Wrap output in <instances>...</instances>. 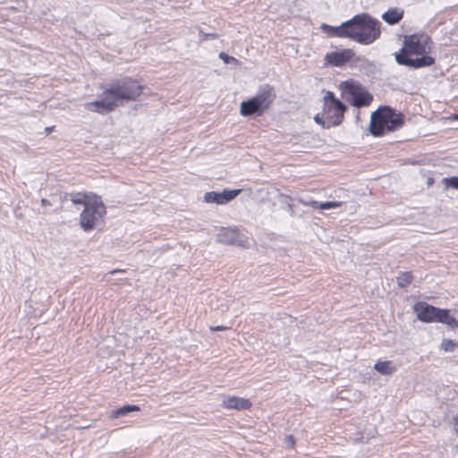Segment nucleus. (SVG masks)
Here are the masks:
<instances>
[{
  "instance_id": "nucleus-1",
  "label": "nucleus",
  "mask_w": 458,
  "mask_h": 458,
  "mask_svg": "<svg viewBox=\"0 0 458 458\" xmlns=\"http://www.w3.org/2000/svg\"><path fill=\"white\" fill-rule=\"evenodd\" d=\"M101 89L102 98L87 103L85 107L88 111L105 114L126 102L137 100L142 95L144 86L132 77H124Z\"/></svg>"
},
{
  "instance_id": "nucleus-2",
  "label": "nucleus",
  "mask_w": 458,
  "mask_h": 458,
  "mask_svg": "<svg viewBox=\"0 0 458 458\" xmlns=\"http://www.w3.org/2000/svg\"><path fill=\"white\" fill-rule=\"evenodd\" d=\"M320 30L328 38H350L362 45H369L379 38L381 23L367 13H360L339 26L322 23Z\"/></svg>"
},
{
  "instance_id": "nucleus-3",
  "label": "nucleus",
  "mask_w": 458,
  "mask_h": 458,
  "mask_svg": "<svg viewBox=\"0 0 458 458\" xmlns=\"http://www.w3.org/2000/svg\"><path fill=\"white\" fill-rule=\"evenodd\" d=\"M432 47V38L424 32L406 35L394 58L398 64L412 69L429 67L435 64V58L430 55Z\"/></svg>"
},
{
  "instance_id": "nucleus-4",
  "label": "nucleus",
  "mask_w": 458,
  "mask_h": 458,
  "mask_svg": "<svg viewBox=\"0 0 458 458\" xmlns=\"http://www.w3.org/2000/svg\"><path fill=\"white\" fill-rule=\"evenodd\" d=\"M404 124V115L396 113L389 106H380L371 114L369 131L374 137L385 134L402 128Z\"/></svg>"
},
{
  "instance_id": "nucleus-5",
  "label": "nucleus",
  "mask_w": 458,
  "mask_h": 458,
  "mask_svg": "<svg viewBox=\"0 0 458 458\" xmlns=\"http://www.w3.org/2000/svg\"><path fill=\"white\" fill-rule=\"evenodd\" d=\"M346 110L347 106L332 91H327L323 98L322 111L314 120L324 128L335 127L343 123Z\"/></svg>"
},
{
  "instance_id": "nucleus-6",
  "label": "nucleus",
  "mask_w": 458,
  "mask_h": 458,
  "mask_svg": "<svg viewBox=\"0 0 458 458\" xmlns=\"http://www.w3.org/2000/svg\"><path fill=\"white\" fill-rule=\"evenodd\" d=\"M276 98L275 88L269 84H266L259 89L257 94L241 103L240 114L244 116L262 115L267 111Z\"/></svg>"
},
{
  "instance_id": "nucleus-7",
  "label": "nucleus",
  "mask_w": 458,
  "mask_h": 458,
  "mask_svg": "<svg viewBox=\"0 0 458 458\" xmlns=\"http://www.w3.org/2000/svg\"><path fill=\"white\" fill-rule=\"evenodd\" d=\"M413 310L417 318L425 323H443L452 329L458 327V321L450 316L449 310L436 308L427 302L420 301L414 304Z\"/></svg>"
},
{
  "instance_id": "nucleus-8",
  "label": "nucleus",
  "mask_w": 458,
  "mask_h": 458,
  "mask_svg": "<svg viewBox=\"0 0 458 458\" xmlns=\"http://www.w3.org/2000/svg\"><path fill=\"white\" fill-rule=\"evenodd\" d=\"M338 89L342 98L346 100L351 98V104L355 107L369 106L373 101V96L360 81L353 79L342 81Z\"/></svg>"
},
{
  "instance_id": "nucleus-9",
  "label": "nucleus",
  "mask_w": 458,
  "mask_h": 458,
  "mask_svg": "<svg viewBox=\"0 0 458 458\" xmlns=\"http://www.w3.org/2000/svg\"><path fill=\"white\" fill-rule=\"evenodd\" d=\"M106 215V206L100 197L89 202L80 215V225L85 232L95 229L103 223Z\"/></svg>"
},
{
  "instance_id": "nucleus-10",
  "label": "nucleus",
  "mask_w": 458,
  "mask_h": 458,
  "mask_svg": "<svg viewBox=\"0 0 458 458\" xmlns=\"http://www.w3.org/2000/svg\"><path fill=\"white\" fill-rule=\"evenodd\" d=\"M355 52L352 48H338L324 56V67H343L352 62Z\"/></svg>"
},
{
  "instance_id": "nucleus-11",
  "label": "nucleus",
  "mask_w": 458,
  "mask_h": 458,
  "mask_svg": "<svg viewBox=\"0 0 458 458\" xmlns=\"http://www.w3.org/2000/svg\"><path fill=\"white\" fill-rule=\"evenodd\" d=\"M217 242L225 245L245 246L246 239L237 228L224 227L217 234Z\"/></svg>"
},
{
  "instance_id": "nucleus-12",
  "label": "nucleus",
  "mask_w": 458,
  "mask_h": 458,
  "mask_svg": "<svg viewBox=\"0 0 458 458\" xmlns=\"http://www.w3.org/2000/svg\"><path fill=\"white\" fill-rule=\"evenodd\" d=\"M242 190H225L223 192L208 191L204 195V200L207 203H216L218 205L225 204L236 198Z\"/></svg>"
},
{
  "instance_id": "nucleus-13",
  "label": "nucleus",
  "mask_w": 458,
  "mask_h": 458,
  "mask_svg": "<svg viewBox=\"0 0 458 458\" xmlns=\"http://www.w3.org/2000/svg\"><path fill=\"white\" fill-rule=\"evenodd\" d=\"M223 407L225 409L243 411L251 407V402L247 398L239 396H225L222 402Z\"/></svg>"
},
{
  "instance_id": "nucleus-14",
  "label": "nucleus",
  "mask_w": 458,
  "mask_h": 458,
  "mask_svg": "<svg viewBox=\"0 0 458 458\" xmlns=\"http://www.w3.org/2000/svg\"><path fill=\"white\" fill-rule=\"evenodd\" d=\"M69 199L74 204V205H83L84 208L89 205V202H92V200L96 199L98 195H97L94 192L91 191H77V192H72L68 194Z\"/></svg>"
},
{
  "instance_id": "nucleus-15",
  "label": "nucleus",
  "mask_w": 458,
  "mask_h": 458,
  "mask_svg": "<svg viewBox=\"0 0 458 458\" xmlns=\"http://www.w3.org/2000/svg\"><path fill=\"white\" fill-rule=\"evenodd\" d=\"M404 15V11L399 8H390L383 15L382 19L389 25L398 23Z\"/></svg>"
},
{
  "instance_id": "nucleus-16",
  "label": "nucleus",
  "mask_w": 458,
  "mask_h": 458,
  "mask_svg": "<svg viewBox=\"0 0 458 458\" xmlns=\"http://www.w3.org/2000/svg\"><path fill=\"white\" fill-rule=\"evenodd\" d=\"M299 203H301L304 206H310L316 209H329V208H339L344 205L343 201H327V202L319 203L316 200L305 201L301 199H299Z\"/></svg>"
},
{
  "instance_id": "nucleus-17",
  "label": "nucleus",
  "mask_w": 458,
  "mask_h": 458,
  "mask_svg": "<svg viewBox=\"0 0 458 458\" xmlns=\"http://www.w3.org/2000/svg\"><path fill=\"white\" fill-rule=\"evenodd\" d=\"M374 369L381 375L388 376L396 370V367L391 360H378L374 365Z\"/></svg>"
},
{
  "instance_id": "nucleus-18",
  "label": "nucleus",
  "mask_w": 458,
  "mask_h": 458,
  "mask_svg": "<svg viewBox=\"0 0 458 458\" xmlns=\"http://www.w3.org/2000/svg\"><path fill=\"white\" fill-rule=\"evenodd\" d=\"M140 409L137 405H124L119 409L113 411L110 414V418L115 419L121 416H124L132 411H139Z\"/></svg>"
},
{
  "instance_id": "nucleus-19",
  "label": "nucleus",
  "mask_w": 458,
  "mask_h": 458,
  "mask_svg": "<svg viewBox=\"0 0 458 458\" xmlns=\"http://www.w3.org/2000/svg\"><path fill=\"white\" fill-rule=\"evenodd\" d=\"M440 348L445 352H452L458 348V343L451 339H443L440 344Z\"/></svg>"
},
{
  "instance_id": "nucleus-20",
  "label": "nucleus",
  "mask_w": 458,
  "mask_h": 458,
  "mask_svg": "<svg viewBox=\"0 0 458 458\" xmlns=\"http://www.w3.org/2000/svg\"><path fill=\"white\" fill-rule=\"evenodd\" d=\"M413 281V276L411 272H403L397 277L398 286L409 285Z\"/></svg>"
},
{
  "instance_id": "nucleus-21",
  "label": "nucleus",
  "mask_w": 458,
  "mask_h": 458,
  "mask_svg": "<svg viewBox=\"0 0 458 458\" xmlns=\"http://www.w3.org/2000/svg\"><path fill=\"white\" fill-rule=\"evenodd\" d=\"M219 58L224 61L225 64H239V60L233 56L227 55L225 52L219 54Z\"/></svg>"
},
{
  "instance_id": "nucleus-22",
  "label": "nucleus",
  "mask_w": 458,
  "mask_h": 458,
  "mask_svg": "<svg viewBox=\"0 0 458 458\" xmlns=\"http://www.w3.org/2000/svg\"><path fill=\"white\" fill-rule=\"evenodd\" d=\"M444 182L446 185V187H451L458 190V176L445 178Z\"/></svg>"
},
{
  "instance_id": "nucleus-23",
  "label": "nucleus",
  "mask_w": 458,
  "mask_h": 458,
  "mask_svg": "<svg viewBox=\"0 0 458 458\" xmlns=\"http://www.w3.org/2000/svg\"><path fill=\"white\" fill-rule=\"evenodd\" d=\"M284 443L288 447L293 448L295 445V439H294L293 436H292V435L286 436L284 438Z\"/></svg>"
},
{
  "instance_id": "nucleus-24",
  "label": "nucleus",
  "mask_w": 458,
  "mask_h": 458,
  "mask_svg": "<svg viewBox=\"0 0 458 458\" xmlns=\"http://www.w3.org/2000/svg\"><path fill=\"white\" fill-rule=\"evenodd\" d=\"M218 38V34L216 33H205L203 34V38L202 39L205 40V39H216Z\"/></svg>"
},
{
  "instance_id": "nucleus-25",
  "label": "nucleus",
  "mask_w": 458,
  "mask_h": 458,
  "mask_svg": "<svg viewBox=\"0 0 458 458\" xmlns=\"http://www.w3.org/2000/svg\"><path fill=\"white\" fill-rule=\"evenodd\" d=\"M211 331H224L227 329V327L225 326H216V327H209Z\"/></svg>"
},
{
  "instance_id": "nucleus-26",
  "label": "nucleus",
  "mask_w": 458,
  "mask_h": 458,
  "mask_svg": "<svg viewBox=\"0 0 458 458\" xmlns=\"http://www.w3.org/2000/svg\"><path fill=\"white\" fill-rule=\"evenodd\" d=\"M55 126H49V127H47L45 129V131H46L47 134H50L52 131H55Z\"/></svg>"
},
{
  "instance_id": "nucleus-27",
  "label": "nucleus",
  "mask_w": 458,
  "mask_h": 458,
  "mask_svg": "<svg viewBox=\"0 0 458 458\" xmlns=\"http://www.w3.org/2000/svg\"><path fill=\"white\" fill-rule=\"evenodd\" d=\"M41 205H42V206H50V205H51V203H50V201H49L48 199H41Z\"/></svg>"
},
{
  "instance_id": "nucleus-28",
  "label": "nucleus",
  "mask_w": 458,
  "mask_h": 458,
  "mask_svg": "<svg viewBox=\"0 0 458 458\" xmlns=\"http://www.w3.org/2000/svg\"><path fill=\"white\" fill-rule=\"evenodd\" d=\"M450 120L458 121V114H453L449 117Z\"/></svg>"
}]
</instances>
